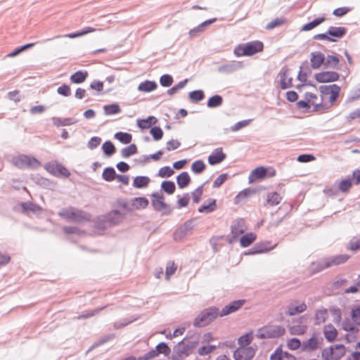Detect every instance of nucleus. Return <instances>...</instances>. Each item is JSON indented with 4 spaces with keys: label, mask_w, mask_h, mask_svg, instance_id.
Masks as SVG:
<instances>
[{
    "label": "nucleus",
    "mask_w": 360,
    "mask_h": 360,
    "mask_svg": "<svg viewBox=\"0 0 360 360\" xmlns=\"http://www.w3.org/2000/svg\"><path fill=\"white\" fill-rule=\"evenodd\" d=\"M205 167L204 162L201 160H198L193 162L191 170L195 174H200L205 170Z\"/></svg>",
    "instance_id": "52"
},
{
    "label": "nucleus",
    "mask_w": 360,
    "mask_h": 360,
    "mask_svg": "<svg viewBox=\"0 0 360 360\" xmlns=\"http://www.w3.org/2000/svg\"><path fill=\"white\" fill-rule=\"evenodd\" d=\"M334 359L338 360L342 358L346 352V348L342 344H338L333 345Z\"/></svg>",
    "instance_id": "47"
},
{
    "label": "nucleus",
    "mask_w": 360,
    "mask_h": 360,
    "mask_svg": "<svg viewBox=\"0 0 360 360\" xmlns=\"http://www.w3.org/2000/svg\"><path fill=\"white\" fill-rule=\"evenodd\" d=\"M226 158V155L223 153L222 148H217L208 157V162L211 165H215L223 162Z\"/></svg>",
    "instance_id": "17"
},
{
    "label": "nucleus",
    "mask_w": 360,
    "mask_h": 360,
    "mask_svg": "<svg viewBox=\"0 0 360 360\" xmlns=\"http://www.w3.org/2000/svg\"><path fill=\"white\" fill-rule=\"evenodd\" d=\"M219 309L217 307H210L202 310L195 318L193 326L202 328L208 326L219 316Z\"/></svg>",
    "instance_id": "3"
},
{
    "label": "nucleus",
    "mask_w": 360,
    "mask_h": 360,
    "mask_svg": "<svg viewBox=\"0 0 360 360\" xmlns=\"http://www.w3.org/2000/svg\"><path fill=\"white\" fill-rule=\"evenodd\" d=\"M161 188L167 194H173L175 191L176 186L172 181H163L161 184Z\"/></svg>",
    "instance_id": "48"
},
{
    "label": "nucleus",
    "mask_w": 360,
    "mask_h": 360,
    "mask_svg": "<svg viewBox=\"0 0 360 360\" xmlns=\"http://www.w3.org/2000/svg\"><path fill=\"white\" fill-rule=\"evenodd\" d=\"M150 178L146 176H137L133 181V186L136 188H143L148 186Z\"/></svg>",
    "instance_id": "29"
},
{
    "label": "nucleus",
    "mask_w": 360,
    "mask_h": 360,
    "mask_svg": "<svg viewBox=\"0 0 360 360\" xmlns=\"http://www.w3.org/2000/svg\"><path fill=\"white\" fill-rule=\"evenodd\" d=\"M255 354V351L252 347H239L233 352L235 360H251Z\"/></svg>",
    "instance_id": "10"
},
{
    "label": "nucleus",
    "mask_w": 360,
    "mask_h": 360,
    "mask_svg": "<svg viewBox=\"0 0 360 360\" xmlns=\"http://www.w3.org/2000/svg\"><path fill=\"white\" fill-rule=\"evenodd\" d=\"M285 22L286 19L285 18H276L266 25V29L268 30H273L275 27L283 25Z\"/></svg>",
    "instance_id": "51"
},
{
    "label": "nucleus",
    "mask_w": 360,
    "mask_h": 360,
    "mask_svg": "<svg viewBox=\"0 0 360 360\" xmlns=\"http://www.w3.org/2000/svg\"><path fill=\"white\" fill-rule=\"evenodd\" d=\"M173 77L172 75L168 74H165L162 75L160 78V83L164 87H169L173 83Z\"/></svg>",
    "instance_id": "59"
},
{
    "label": "nucleus",
    "mask_w": 360,
    "mask_h": 360,
    "mask_svg": "<svg viewBox=\"0 0 360 360\" xmlns=\"http://www.w3.org/2000/svg\"><path fill=\"white\" fill-rule=\"evenodd\" d=\"M282 200L281 195L277 192H269L266 195V202L271 206L278 205Z\"/></svg>",
    "instance_id": "28"
},
{
    "label": "nucleus",
    "mask_w": 360,
    "mask_h": 360,
    "mask_svg": "<svg viewBox=\"0 0 360 360\" xmlns=\"http://www.w3.org/2000/svg\"><path fill=\"white\" fill-rule=\"evenodd\" d=\"M347 32V29L344 27H334L330 26L328 29V34H329V37L336 39H341L343 37Z\"/></svg>",
    "instance_id": "23"
},
{
    "label": "nucleus",
    "mask_w": 360,
    "mask_h": 360,
    "mask_svg": "<svg viewBox=\"0 0 360 360\" xmlns=\"http://www.w3.org/2000/svg\"><path fill=\"white\" fill-rule=\"evenodd\" d=\"M116 172L113 167H108L104 169L102 177L106 181H112L116 178Z\"/></svg>",
    "instance_id": "37"
},
{
    "label": "nucleus",
    "mask_w": 360,
    "mask_h": 360,
    "mask_svg": "<svg viewBox=\"0 0 360 360\" xmlns=\"http://www.w3.org/2000/svg\"><path fill=\"white\" fill-rule=\"evenodd\" d=\"M12 163L20 169H36L40 166V162L37 158L27 155H20L14 157Z\"/></svg>",
    "instance_id": "6"
},
{
    "label": "nucleus",
    "mask_w": 360,
    "mask_h": 360,
    "mask_svg": "<svg viewBox=\"0 0 360 360\" xmlns=\"http://www.w3.org/2000/svg\"><path fill=\"white\" fill-rule=\"evenodd\" d=\"M340 92V87L335 84H330V90H329V94H330V103H334L338 97L339 96Z\"/></svg>",
    "instance_id": "42"
},
{
    "label": "nucleus",
    "mask_w": 360,
    "mask_h": 360,
    "mask_svg": "<svg viewBox=\"0 0 360 360\" xmlns=\"http://www.w3.org/2000/svg\"><path fill=\"white\" fill-rule=\"evenodd\" d=\"M264 44L260 41H252L245 44H238L234 49L233 53L238 56H251L263 51Z\"/></svg>",
    "instance_id": "4"
},
{
    "label": "nucleus",
    "mask_w": 360,
    "mask_h": 360,
    "mask_svg": "<svg viewBox=\"0 0 360 360\" xmlns=\"http://www.w3.org/2000/svg\"><path fill=\"white\" fill-rule=\"evenodd\" d=\"M45 168L47 172L56 176L68 177L70 175L68 169L58 162H49L46 165Z\"/></svg>",
    "instance_id": "8"
},
{
    "label": "nucleus",
    "mask_w": 360,
    "mask_h": 360,
    "mask_svg": "<svg viewBox=\"0 0 360 360\" xmlns=\"http://www.w3.org/2000/svg\"><path fill=\"white\" fill-rule=\"evenodd\" d=\"M63 231L65 234H76L82 236L85 233L84 231L81 230L77 226H64L63 228Z\"/></svg>",
    "instance_id": "54"
},
{
    "label": "nucleus",
    "mask_w": 360,
    "mask_h": 360,
    "mask_svg": "<svg viewBox=\"0 0 360 360\" xmlns=\"http://www.w3.org/2000/svg\"><path fill=\"white\" fill-rule=\"evenodd\" d=\"M323 332L325 338L329 342H333L338 335L337 329L331 323H329V324L325 326L323 328Z\"/></svg>",
    "instance_id": "21"
},
{
    "label": "nucleus",
    "mask_w": 360,
    "mask_h": 360,
    "mask_svg": "<svg viewBox=\"0 0 360 360\" xmlns=\"http://www.w3.org/2000/svg\"><path fill=\"white\" fill-rule=\"evenodd\" d=\"M58 214L68 222L80 224L91 220V215L89 213L72 206L61 209Z\"/></svg>",
    "instance_id": "1"
},
{
    "label": "nucleus",
    "mask_w": 360,
    "mask_h": 360,
    "mask_svg": "<svg viewBox=\"0 0 360 360\" xmlns=\"http://www.w3.org/2000/svg\"><path fill=\"white\" fill-rule=\"evenodd\" d=\"M20 206L23 213L31 212L33 214H40L43 210L41 206L31 201L21 202Z\"/></svg>",
    "instance_id": "19"
},
{
    "label": "nucleus",
    "mask_w": 360,
    "mask_h": 360,
    "mask_svg": "<svg viewBox=\"0 0 360 360\" xmlns=\"http://www.w3.org/2000/svg\"><path fill=\"white\" fill-rule=\"evenodd\" d=\"M348 250H350L354 252H356L360 250V237H354L352 238L348 244L347 247Z\"/></svg>",
    "instance_id": "58"
},
{
    "label": "nucleus",
    "mask_w": 360,
    "mask_h": 360,
    "mask_svg": "<svg viewBox=\"0 0 360 360\" xmlns=\"http://www.w3.org/2000/svg\"><path fill=\"white\" fill-rule=\"evenodd\" d=\"M158 120L154 116H149L146 119L139 120L137 125L141 129H148L156 124Z\"/></svg>",
    "instance_id": "30"
},
{
    "label": "nucleus",
    "mask_w": 360,
    "mask_h": 360,
    "mask_svg": "<svg viewBox=\"0 0 360 360\" xmlns=\"http://www.w3.org/2000/svg\"><path fill=\"white\" fill-rule=\"evenodd\" d=\"M205 98L202 90H195L189 93V98L193 103H198Z\"/></svg>",
    "instance_id": "50"
},
{
    "label": "nucleus",
    "mask_w": 360,
    "mask_h": 360,
    "mask_svg": "<svg viewBox=\"0 0 360 360\" xmlns=\"http://www.w3.org/2000/svg\"><path fill=\"white\" fill-rule=\"evenodd\" d=\"M203 185L199 186L194 191L191 193L193 201L194 203H198L200 202L202 192H203Z\"/></svg>",
    "instance_id": "64"
},
{
    "label": "nucleus",
    "mask_w": 360,
    "mask_h": 360,
    "mask_svg": "<svg viewBox=\"0 0 360 360\" xmlns=\"http://www.w3.org/2000/svg\"><path fill=\"white\" fill-rule=\"evenodd\" d=\"M350 256L347 254H341L333 255L331 257H327L328 261L330 264V267L333 266H338L342 264H345L349 259Z\"/></svg>",
    "instance_id": "22"
},
{
    "label": "nucleus",
    "mask_w": 360,
    "mask_h": 360,
    "mask_svg": "<svg viewBox=\"0 0 360 360\" xmlns=\"http://www.w3.org/2000/svg\"><path fill=\"white\" fill-rule=\"evenodd\" d=\"M193 229V220H187L184 224L178 228L174 233V239L176 241L181 240Z\"/></svg>",
    "instance_id": "12"
},
{
    "label": "nucleus",
    "mask_w": 360,
    "mask_h": 360,
    "mask_svg": "<svg viewBox=\"0 0 360 360\" xmlns=\"http://www.w3.org/2000/svg\"><path fill=\"white\" fill-rule=\"evenodd\" d=\"M245 221L242 218L234 220L231 226V233L234 240L245 231Z\"/></svg>",
    "instance_id": "16"
},
{
    "label": "nucleus",
    "mask_w": 360,
    "mask_h": 360,
    "mask_svg": "<svg viewBox=\"0 0 360 360\" xmlns=\"http://www.w3.org/2000/svg\"><path fill=\"white\" fill-rule=\"evenodd\" d=\"M324 21H325L324 17H320V18H315L312 21L305 24L302 27V30L309 31V30L315 28L316 27H317L318 25H319L321 23H322Z\"/></svg>",
    "instance_id": "43"
},
{
    "label": "nucleus",
    "mask_w": 360,
    "mask_h": 360,
    "mask_svg": "<svg viewBox=\"0 0 360 360\" xmlns=\"http://www.w3.org/2000/svg\"><path fill=\"white\" fill-rule=\"evenodd\" d=\"M223 103V98L220 95H214L211 96L207 102V106L210 108H214L219 107Z\"/></svg>",
    "instance_id": "35"
},
{
    "label": "nucleus",
    "mask_w": 360,
    "mask_h": 360,
    "mask_svg": "<svg viewBox=\"0 0 360 360\" xmlns=\"http://www.w3.org/2000/svg\"><path fill=\"white\" fill-rule=\"evenodd\" d=\"M269 245L270 242L257 243L245 254L248 255H253L256 254L266 252L274 248V247H269Z\"/></svg>",
    "instance_id": "15"
},
{
    "label": "nucleus",
    "mask_w": 360,
    "mask_h": 360,
    "mask_svg": "<svg viewBox=\"0 0 360 360\" xmlns=\"http://www.w3.org/2000/svg\"><path fill=\"white\" fill-rule=\"evenodd\" d=\"M323 343L322 338H317L314 334L309 340L303 341L302 344V349L307 352H313L319 348Z\"/></svg>",
    "instance_id": "9"
},
{
    "label": "nucleus",
    "mask_w": 360,
    "mask_h": 360,
    "mask_svg": "<svg viewBox=\"0 0 360 360\" xmlns=\"http://www.w3.org/2000/svg\"><path fill=\"white\" fill-rule=\"evenodd\" d=\"M198 343V338L196 336L186 337L174 348L172 354L173 360H178L183 356H188Z\"/></svg>",
    "instance_id": "2"
},
{
    "label": "nucleus",
    "mask_w": 360,
    "mask_h": 360,
    "mask_svg": "<svg viewBox=\"0 0 360 360\" xmlns=\"http://www.w3.org/2000/svg\"><path fill=\"white\" fill-rule=\"evenodd\" d=\"M352 186V183L350 179L342 180L338 186V188L342 192H347L349 191Z\"/></svg>",
    "instance_id": "63"
},
{
    "label": "nucleus",
    "mask_w": 360,
    "mask_h": 360,
    "mask_svg": "<svg viewBox=\"0 0 360 360\" xmlns=\"http://www.w3.org/2000/svg\"><path fill=\"white\" fill-rule=\"evenodd\" d=\"M257 238V236L253 233H248L243 235L240 240L241 247L246 248L252 244Z\"/></svg>",
    "instance_id": "34"
},
{
    "label": "nucleus",
    "mask_w": 360,
    "mask_h": 360,
    "mask_svg": "<svg viewBox=\"0 0 360 360\" xmlns=\"http://www.w3.org/2000/svg\"><path fill=\"white\" fill-rule=\"evenodd\" d=\"M102 150L108 157L112 156L116 151L114 144L110 141H106L103 143Z\"/></svg>",
    "instance_id": "45"
},
{
    "label": "nucleus",
    "mask_w": 360,
    "mask_h": 360,
    "mask_svg": "<svg viewBox=\"0 0 360 360\" xmlns=\"http://www.w3.org/2000/svg\"><path fill=\"white\" fill-rule=\"evenodd\" d=\"M285 328L282 326L269 325L259 328L257 337L259 339L278 338L284 335Z\"/></svg>",
    "instance_id": "5"
},
{
    "label": "nucleus",
    "mask_w": 360,
    "mask_h": 360,
    "mask_svg": "<svg viewBox=\"0 0 360 360\" xmlns=\"http://www.w3.org/2000/svg\"><path fill=\"white\" fill-rule=\"evenodd\" d=\"M267 174L266 167L261 166L254 169L249 174L248 179L250 183L254 182L257 179H264Z\"/></svg>",
    "instance_id": "20"
},
{
    "label": "nucleus",
    "mask_w": 360,
    "mask_h": 360,
    "mask_svg": "<svg viewBox=\"0 0 360 360\" xmlns=\"http://www.w3.org/2000/svg\"><path fill=\"white\" fill-rule=\"evenodd\" d=\"M156 350L158 351V354H163L165 356H167L169 355L171 352L170 348L165 342H160L156 346Z\"/></svg>",
    "instance_id": "62"
},
{
    "label": "nucleus",
    "mask_w": 360,
    "mask_h": 360,
    "mask_svg": "<svg viewBox=\"0 0 360 360\" xmlns=\"http://www.w3.org/2000/svg\"><path fill=\"white\" fill-rule=\"evenodd\" d=\"M325 59H326L325 56L321 52L315 51V52L311 53L310 62H311V68L312 69L319 68L322 64L324 65Z\"/></svg>",
    "instance_id": "18"
},
{
    "label": "nucleus",
    "mask_w": 360,
    "mask_h": 360,
    "mask_svg": "<svg viewBox=\"0 0 360 360\" xmlns=\"http://www.w3.org/2000/svg\"><path fill=\"white\" fill-rule=\"evenodd\" d=\"M137 153V147L136 144L132 143L127 147L121 150V155L124 158H127Z\"/></svg>",
    "instance_id": "41"
},
{
    "label": "nucleus",
    "mask_w": 360,
    "mask_h": 360,
    "mask_svg": "<svg viewBox=\"0 0 360 360\" xmlns=\"http://www.w3.org/2000/svg\"><path fill=\"white\" fill-rule=\"evenodd\" d=\"M339 58L335 55H328L325 59L324 67L335 68L337 65L339 63Z\"/></svg>",
    "instance_id": "46"
},
{
    "label": "nucleus",
    "mask_w": 360,
    "mask_h": 360,
    "mask_svg": "<svg viewBox=\"0 0 360 360\" xmlns=\"http://www.w3.org/2000/svg\"><path fill=\"white\" fill-rule=\"evenodd\" d=\"M177 185L180 188L186 187L191 182V177L187 172H183L176 176Z\"/></svg>",
    "instance_id": "27"
},
{
    "label": "nucleus",
    "mask_w": 360,
    "mask_h": 360,
    "mask_svg": "<svg viewBox=\"0 0 360 360\" xmlns=\"http://www.w3.org/2000/svg\"><path fill=\"white\" fill-rule=\"evenodd\" d=\"M151 205L157 212H161L163 214H170L172 209L169 205L165 202V197L162 193L155 192L151 194Z\"/></svg>",
    "instance_id": "7"
},
{
    "label": "nucleus",
    "mask_w": 360,
    "mask_h": 360,
    "mask_svg": "<svg viewBox=\"0 0 360 360\" xmlns=\"http://www.w3.org/2000/svg\"><path fill=\"white\" fill-rule=\"evenodd\" d=\"M148 204L149 201L145 197H136L131 200V206L136 210L146 208Z\"/></svg>",
    "instance_id": "26"
},
{
    "label": "nucleus",
    "mask_w": 360,
    "mask_h": 360,
    "mask_svg": "<svg viewBox=\"0 0 360 360\" xmlns=\"http://www.w3.org/2000/svg\"><path fill=\"white\" fill-rule=\"evenodd\" d=\"M87 77L88 72L86 71L79 70L70 76V81L74 84H81L86 80Z\"/></svg>",
    "instance_id": "31"
},
{
    "label": "nucleus",
    "mask_w": 360,
    "mask_h": 360,
    "mask_svg": "<svg viewBox=\"0 0 360 360\" xmlns=\"http://www.w3.org/2000/svg\"><path fill=\"white\" fill-rule=\"evenodd\" d=\"M150 133L155 141H159L163 136V131L160 127H152L150 130Z\"/></svg>",
    "instance_id": "61"
},
{
    "label": "nucleus",
    "mask_w": 360,
    "mask_h": 360,
    "mask_svg": "<svg viewBox=\"0 0 360 360\" xmlns=\"http://www.w3.org/2000/svg\"><path fill=\"white\" fill-rule=\"evenodd\" d=\"M328 311L326 309L317 310L315 314V324L319 325L324 323L328 318Z\"/></svg>",
    "instance_id": "39"
},
{
    "label": "nucleus",
    "mask_w": 360,
    "mask_h": 360,
    "mask_svg": "<svg viewBox=\"0 0 360 360\" xmlns=\"http://www.w3.org/2000/svg\"><path fill=\"white\" fill-rule=\"evenodd\" d=\"M289 69L288 68H282L279 72L280 75V87L282 89H285L289 88V85H286V79L288 76L289 75Z\"/></svg>",
    "instance_id": "44"
},
{
    "label": "nucleus",
    "mask_w": 360,
    "mask_h": 360,
    "mask_svg": "<svg viewBox=\"0 0 360 360\" xmlns=\"http://www.w3.org/2000/svg\"><path fill=\"white\" fill-rule=\"evenodd\" d=\"M53 123L56 126H69L71 124H73L75 122L73 121L72 118L68 117V118H53Z\"/></svg>",
    "instance_id": "60"
},
{
    "label": "nucleus",
    "mask_w": 360,
    "mask_h": 360,
    "mask_svg": "<svg viewBox=\"0 0 360 360\" xmlns=\"http://www.w3.org/2000/svg\"><path fill=\"white\" fill-rule=\"evenodd\" d=\"M114 136L120 142H121L124 144H128V143H131V141L132 140L131 134L129 133H127V132L119 131V132H117Z\"/></svg>",
    "instance_id": "38"
},
{
    "label": "nucleus",
    "mask_w": 360,
    "mask_h": 360,
    "mask_svg": "<svg viewBox=\"0 0 360 360\" xmlns=\"http://www.w3.org/2000/svg\"><path fill=\"white\" fill-rule=\"evenodd\" d=\"M217 209V202L214 199H210L207 205H202L198 207V212L200 213H210Z\"/></svg>",
    "instance_id": "33"
},
{
    "label": "nucleus",
    "mask_w": 360,
    "mask_h": 360,
    "mask_svg": "<svg viewBox=\"0 0 360 360\" xmlns=\"http://www.w3.org/2000/svg\"><path fill=\"white\" fill-rule=\"evenodd\" d=\"M106 307H107V305L94 309L93 310L84 311L82 314H79L76 319H85L91 318V317L99 314L102 310L105 309Z\"/></svg>",
    "instance_id": "36"
},
{
    "label": "nucleus",
    "mask_w": 360,
    "mask_h": 360,
    "mask_svg": "<svg viewBox=\"0 0 360 360\" xmlns=\"http://www.w3.org/2000/svg\"><path fill=\"white\" fill-rule=\"evenodd\" d=\"M121 221V215L119 211H113L108 213L105 217V221L108 222L110 225L118 224Z\"/></svg>",
    "instance_id": "32"
},
{
    "label": "nucleus",
    "mask_w": 360,
    "mask_h": 360,
    "mask_svg": "<svg viewBox=\"0 0 360 360\" xmlns=\"http://www.w3.org/2000/svg\"><path fill=\"white\" fill-rule=\"evenodd\" d=\"M328 268H330V264L327 257H323L318 261L312 262L309 266L311 274H316Z\"/></svg>",
    "instance_id": "14"
},
{
    "label": "nucleus",
    "mask_w": 360,
    "mask_h": 360,
    "mask_svg": "<svg viewBox=\"0 0 360 360\" xmlns=\"http://www.w3.org/2000/svg\"><path fill=\"white\" fill-rule=\"evenodd\" d=\"M307 309V304L304 302L301 303L297 306H294L293 304H290L287 307L285 314L288 316H294L297 314L302 313Z\"/></svg>",
    "instance_id": "24"
},
{
    "label": "nucleus",
    "mask_w": 360,
    "mask_h": 360,
    "mask_svg": "<svg viewBox=\"0 0 360 360\" xmlns=\"http://www.w3.org/2000/svg\"><path fill=\"white\" fill-rule=\"evenodd\" d=\"M158 87V84L154 81L146 80L138 86V90L143 92H150L155 90Z\"/></svg>",
    "instance_id": "25"
},
{
    "label": "nucleus",
    "mask_w": 360,
    "mask_h": 360,
    "mask_svg": "<svg viewBox=\"0 0 360 360\" xmlns=\"http://www.w3.org/2000/svg\"><path fill=\"white\" fill-rule=\"evenodd\" d=\"M104 113L106 115H115L121 112V108L117 103L105 105L103 107Z\"/></svg>",
    "instance_id": "40"
},
{
    "label": "nucleus",
    "mask_w": 360,
    "mask_h": 360,
    "mask_svg": "<svg viewBox=\"0 0 360 360\" xmlns=\"http://www.w3.org/2000/svg\"><path fill=\"white\" fill-rule=\"evenodd\" d=\"M238 340V344L240 346V347H247L246 346L249 345L252 340V333H246L245 335L240 336Z\"/></svg>",
    "instance_id": "53"
},
{
    "label": "nucleus",
    "mask_w": 360,
    "mask_h": 360,
    "mask_svg": "<svg viewBox=\"0 0 360 360\" xmlns=\"http://www.w3.org/2000/svg\"><path fill=\"white\" fill-rule=\"evenodd\" d=\"M188 79H185L181 82H179L178 84L173 86L171 89L167 90V94L169 95H173L176 93H177L180 89H183L187 84Z\"/></svg>",
    "instance_id": "57"
},
{
    "label": "nucleus",
    "mask_w": 360,
    "mask_h": 360,
    "mask_svg": "<svg viewBox=\"0 0 360 360\" xmlns=\"http://www.w3.org/2000/svg\"><path fill=\"white\" fill-rule=\"evenodd\" d=\"M333 345L328 347H326L322 351V358L324 360H335L334 359V352Z\"/></svg>",
    "instance_id": "55"
},
{
    "label": "nucleus",
    "mask_w": 360,
    "mask_h": 360,
    "mask_svg": "<svg viewBox=\"0 0 360 360\" xmlns=\"http://www.w3.org/2000/svg\"><path fill=\"white\" fill-rule=\"evenodd\" d=\"M307 330L306 326L297 325L292 326L289 328L291 335H303Z\"/></svg>",
    "instance_id": "56"
},
{
    "label": "nucleus",
    "mask_w": 360,
    "mask_h": 360,
    "mask_svg": "<svg viewBox=\"0 0 360 360\" xmlns=\"http://www.w3.org/2000/svg\"><path fill=\"white\" fill-rule=\"evenodd\" d=\"M238 68L235 63H228L219 67L218 71L221 73L230 74L235 72Z\"/></svg>",
    "instance_id": "49"
},
{
    "label": "nucleus",
    "mask_w": 360,
    "mask_h": 360,
    "mask_svg": "<svg viewBox=\"0 0 360 360\" xmlns=\"http://www.w3.org/2000/svg\"><path fill=\"white\" fill-rule=\"evenodd\" d=\"M245 300H234L219 311V316L223 317L238 310L245 304Z\"/></svg>",
    "instance_id": "13"
},
{
    "label": "nucleus",
    "mask_w": 360,
    "mask_h": 360,
    "mask_svg": "<svg viewBox=\"0 0 360 360\" xmlns=\"http://www.w3.org/2000/svg\"><path fill=\"white\" fill-rule=\"evenodd\" d=\"M314 78L319 83H328L338 81L340 75L334 71H323L315 74Z\"/></svg>",
    "instance_id": "11"
}]
</instances>
